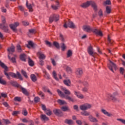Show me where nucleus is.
<instances>
[{
  "instance_id": "1",
  "label": "nucleus",
  "mask_w": 125,
  "mask_h": 125,
  "mask_svg": "<svg viewBox=\"0 0 125 125\" xmlns=\"http://www.w3.org/2000/svg\"><path fill=\"white\" fill-rule=\"evenodd\" d=\"M0 66L2 68V69H4V74L5 76H6L7 80H11V78H10V77L15 79H17L18 77V78H19L21 81H23L22 75H21L19 72L17 71V74L11 72L7 73V71H8V67L5 65V64H4V63L1 62V61H0Z\"/></svg>"
},
{
  "instance_id": "2",
  "label": "nucleus",
  "mask_w": 125,
  "mask_h": 125,
  "mask_svg": "<svg viewBox=\"0 0 125 125\" xmlns=\"http://www.w3.org/2000/svg\"><path fill=\"white\" fill-rule=\"evenodd\" d=\"M61 88L62 90L63 91L64 94H63V93L59 89H58L57 92L60 96H61V97H64V98L66 99V100H68V101H71V102H75V100H74V99L69 96L71 95V92L69 91V90L67 89L66 87H64L63 86H62Z\"/></svg>"
},
{
  "instance_id": "3",
  "label": "nucleus",
  "mask_w": 125,
  "mask_h": 125,
  "mask_svg": "<svg viewBox=\"0 0 125 125\" xmlns=\"http://www.w3.org/2000/svg\"><path fill=\"white\" fill-rule=\"evenodd\" d=\"M83 30L85 31V32H87V33H90L91 32H93L94 34L97 35L98 36H100V37L103 36V33L101 30L93 28L89 25H83Z\"/></svg>"
},
{
  "instance_id": "4",
  "label": "nucleus",
  "mask_w": 125,
  "mask_h": 125,
  "mask_svg": "<svg viewBox=\"0 0 125 125\" xmlns=\"http://www.w3.org/2000/svg\"><path fill=\"white\" fill-rule=\"evenodd\" d=\"M90 5L92 6V7H93L94 11H97V5H96V3L93 1H87V2L81 4L80 6L81 7H82V8H86Z\"/></svg>"
},
{
  "instance_id": "5",
  "label": "nucleus",
  "mask_w": 125,
  "mask_h": 125,
  "mask_svg": "<svg viewBox=\"0 0 125 125\" xmlns=\"http://www.w3.org/2000/svg\"><path fill=\"white\" fill-rule=\"evenodd\" d=\"M82 116H84L85 117L88 116V119L90 122L92 123H98V120L96 118L93 117L92 115H90V112L87 111H84L81 112Z\"/></svg>"
},
{
  "instance_id": "6",
  "label": "nucleus",
  "mask_w": 125,
  "mask_h": 125,
  "mask_svg": "<svg viewBox=\"0 0 125 125\" xmlns=\"http://www.w3.org/2000/svg\"><path fill=\"white\" fill-rule=\"evenodd\" d=\"M63 27L65 29H67L68 27H69V28H70L71 29H76V28L75 24L73 23L70 20H68V21L64 22Z\"/></svg>"
},
{
  "instance_id": "7",
  "label": "nucleus",
  "mask_w": 125,
  "mask_h": 125,
  "mask_svg": "<svg viewBox=\"0 0 125 125\" xmlns=\"http://www.w3.org/2000/svg\"><path fill=\"white\" fill-rule=\"evenodd\" d=\"M109 62L110 63L107 64L108 68L110 71H111V72L115 73L114 70H115V71H117V70H118V66H117L116 63H114L111 60H109ZM113 68L114 70L113 69Z\"/></svg>"
},
{
  "instance_id": "8",
  "label": "nucleus",
  "mask_w": 125,
  "mask_h": 125,
  "mask_svg": "<svg viewBox=\"0 0 125 125\" xmlns=\"http://www.w3.org/2000/svg\"><path fill=\"white\" fill-rule=\"evenodd\" d=\"M91 108H92V104L89 103H85L80 106V110H82L83 112L88 110V109H91Z\"/></svg>"
},
{
  "instance_id": "9",
  "label": "nucleus",
  "mask_w": 125,
  "mask_h": 125,
  "mask_svg": "<svg viewBox=\"0 0 125 125\" xmlns=\"http://www.w3.org/2000/svg\"><path fill=\"white\" fill-rule=\"evenodd\" d=\"M106 100L107 101V102H109L110 100H111L112 102H119V101H120L119 99L115 97V96L111 94H108L106 95Z\"/></svg>"
},
{
  "instance_id": "10",
  "label": "nucleus",
  "mask_w": 125,
  "mask_h": 125,
  "mask_svg": "<svg viewBox=\"0 0 125 125\" xmlns=\"http://www.w3.org/2000/svg\"><path fill=\"white\" fill-rule=\"evenodd\" d=\"M59 20V15L53 14L51 15L49 18V23H52L53 21L57 22Z\"/></svg>"
},
{
  "instance_id": "11",
  "label": "nucleus",
  "mask_w": 125,
  "mask_h": 125,
  "mask_svg": "<svg viewBox=\"0 0 125 125\" xmlns=\"http://www.w3.org/2000/svg\"><path fill=\"white\" fill-rule=\"evenodd\" d=\"M83 68H78L76 69L75 74L76 75L77 78H82V77H83Z\"/></svg>"
},
{
  "instance_id": "12",
  "label": "nucleus",
  "mask_w": 125,
  "mask_h": 125,
  "mask_svg": "<svg viewBox=\"0 0 125 125\" xmlns=\"http://www.w3.org/2000/svg\"><path fill=\"white\" fill-rule=\"evenodd\" d=\"M53 113L54 114V115L57 116L58 117H63L64 115L63 112H62V111L59 109H54L53 110Z\"/></svg>"
},
{
  "instance_id": "13",
  "label": "nucleus",
  "mask_w": 125,
  "mask_h": 125,
  "mask_svg": "<svg viewBox=\"0 0 125 125\" xmlns=\"http://www.w3.org/2000/svg\"><path fill=\"white\" fill-rule=\"evenodd\" d=\"M19 25V22H15L14 24H10V28L14 32V33H17V27Z\"/></svg>"
},
{
  "instance_id": "14",
  "label": "nucleus",
  "mask_w": 125,
  "mask_h": 125,
  "mask_svg": "<svg viewBox=\"0 0 125 125\" xmlns=\"http://www.w3.org/2000/svg\"><path fill=\"white\" fill-rule=\"evenodd\" d=\"M87 52L88 54L90 55V56H92L93 57H95V56L97 54L96 53H94L93 52V48L91 45L89 46L87 48Z\"/></svg>"
},
{
  "instance_id": "15",
  "label": "nucleus",
  "mask_w": 125,
  "mask_h": 125,
  "mask_svg": "<svg viewBox=\"0 0 125 125\" xmlns=\"http://www.w3.org/2000/svg\"><path fill=\"white\" fill-rule=\"evenodd\" d=\"M29 45H30V46L32 47V48H35L36 47H37V46H38V45H37V44L34 43V42L31 41H28V44H26L27 47L30 49L31 48V47H30Z\"/></svg>"
},
{
  "instance_id": "16",
  "label": "nucleus",
  "mask_w": 125,
  "mask_h": 125,
  "mask_svg": "<svg viewBox=\"0 0 125 125\" xmlns=\"http://www.w3.org/2000/svg\"><path fill=\"white\" fill-rule=\"evenodd\" d=\"M20 89H21V91L24 95H26V96H29L30 95V93L28 92L27 89H26L25 88H23L22 87V86H21L20 87Z\"/></svg>"
},
{
  "instance_id": "17",
  "label": "nucleus",
  "mask_w": 125,
  "mask_h": 125,
  "mask_svg": "<svg viewBox=\"0 0 125 125\" xmlns=\"http://www.w3.org/2000/svg\"><path fill=\"white\" fill-rule=\"evenodd\" d=\"M10 83L13 86H15V87H18L20 88V86H21V85L17 83V82L16 81H11L10 82Z\"/></svg>"
},
{
  "instance_id": "18",
  "label": "nucleus",
  "mask_w": 125,
  "mask_h": 125,
  "mask_svg": "<svg viewBox=\"0 0 125 125\" xmlns=\"http://www.w3.org/2000/svg\"><path fill=\"white\" fill-rule=\"evenodd\" d=\"M7 50L8 52L9 55V54H12V53L15 51V47H14V46H12L11 47L8 48Z\"/></svg>"
},
{
  "instance_id": "19",
  "label": "nucleus",
  "mask_w": 125,
  "mask_h": 125,
  "mask_svg": "<svg viewBox=\"0 0 125 125\" xmlns=\"http://www.w3.org/2000/svg\"><path fill=\"white\" fill-rule=\"evenodd\" d=\"M26 6L29 10V12H33V11H34V9H33V6H32V4H29L28 1H26Z\"/></svg>"
},
{
  "instance_id": "20",
  "label": "nucleus",
  "mask_w": 125,
  "mask_h": 125,
  "mask_svg": "<svg viewBox=\"0 0 125 125\" xmlns=\"http://www.w3.org/2000/svg\"><path fill=\"white\" fill-rule=\"evenodd\" d=\"M75 95H76L77 97L80 98V99H83L84 97L83 94L80 93V92H78L76 90L74 91Z\"/></svg>"
},
{
  "instance_id": "21",
  "label": "nucleus",
  "mask_w": 125,
  "mask_h": 125,
  "mask_svg": "<svg viewBox=\"0 0 125 125\" xmlns=\"http://www.w3.org/2000/svg\"><path fill=\"white\" fill-rule=\"evenodd\" d=\"M101 111L102 113H103V114H104V115L107 116V117H112L113 116V114L109 113L106 110L104 109H101Z\"/></svg>"
},
{
  "instance_id": "22",
  "label": "nucleus",
  "mask_w": 125,
  "mask_h": 125,
  "mask_svg": "<svg viewBox=\"0 0 125 125\" xmlns=\"http://www.w3.org/2000/svg\"><path fill=\"white\" fill-rule=\"evenodd\" d=\"M57 102L58 103V104L60 105V106H62L63 105H67V102H66V101L64 100L59 99L57 100Z\"/></svg>"
},
{
  "instance_id": "23",
  "label": "nucleus",
  "mask_w": 125,
  "mask_h": 125,
  "mask_svg": "<svg viewBox=\"0 0 125 125\" xmlns=\"http://www.w3.org/2000/svg\"><path fill=\"white\" fill-rule=\"evenodd\" d=\"M61 110L63 112H70V110L68 106H63L61 107Z\"/></svg>"
},
{
  "instance_id": "24",
  "label": "nucleus",
  "mask_w": 125,
  "mask_h": 125,
  "mask_svg": "<svg viewBox=\"0 0 125 125\" xmlns=\"http://www.w3.org/2000/svg\"><path fill=\"white\" fill-rule=\"evenodd\" d=\"M37 54L38 55H40L39 56V58L40 60H43L44 59H45V55H44V54L42 53V52H38L37 53Z\"/></svg>"
},
{
  "instance_id": "25",
  "label": "nucleus",
  "mask_w": 125,
  "mask_h": 125,
  "mask_svg": "<svg viewBox=\"0 0 125 125\" xmlns=\"http://www.w3.org/2000/svg\"><path fill=\"white\" fill-rule=\"evenodd\" d=\"M63 83L66 85V86H71V80L70 79L68 80H63Z\"/></svg>"
},
{
  "instance_id": "26",
  "label": "nucleus",
  "mask_w": 125,
  "mask_h": 125,
  "mask_svg": "<svg viewBox=\"0 0 125 125\" xmlns=\"http://www.w3.org/2000/svg\"><path fill=\"white\" fill-rule=\"evenodd\" d=\"M40 118L42 121H48L49 120L48 117H46V115L44 114H42Z\"/></svg>"
},
{
  "instance_id": "27",
  "label": "nucleus",
  "mask_w": 125,
  "mask_h": 125,
  "mask_svg": "<svg viewBox=\"0 0 125 125\" xmlns=\"http://www.w3.org/2000/svg\"><path fill=\"white\" fill-rule=\"evenodd\" d=\"M65 124H67V125H72L74 124V122L72 120L65 119L64 120Z\"/></svg>"
},
{
  "instance_id": "28",
  "label": "nucleus",
  "mask_w": 125,
  "mask_h": 125,
  "mask_svg": "<svg viewBox=\"0 0 125 125\" xmlns=\"http://www.w3.org/2000/svg\"><path fill=\"white\" fill-rule=\"evenodd\" d=\"M61 48H62V51H65V50L67 48V46L64 43V42L61 43Z\"/></svg>"
},
{
  "instance_id": "29",
  "label": "nucleus",
  "mask_w": 125,
  "mask_h": 125,
  "mask_svg": "<svg viewBox=\"0 0 125 125\" xmlns=\"http://www.w3.org/2000/svg\"><path fill=\"white\" fill-rule=\"evenodd\" d=\"M6 25H3V28H1V30H3L5 33H8V25H7V24H6Z\"/></svg>"
},
{
  "instance_id": "30",
  "label": "nucleus",
  "mask_w": 125,
  "mask_h": 125,
  "mask_svg": "<svg viewBox=\"0 0 125 125\" xmlns=\"http://www.w3.org/2000/svg\"><path fill=\"white\" fill-rule=\"evenodd\" d=\"M57 3V5H52L51 7L54 9V10H57L58 9V7H59V2L58 1H56Z\"/></svg>"
},
{
  "instance_id": "31",
  "label": "nucleus",
  "mask_w": 125,
  "mask_h": 125,
  "mask_svg": "<svg viewBox=\"0 0 125 125\" xmlns=\"http://www.w3.org/2000/svg\"><path fill=\"white\" fill-rule=\"evenodd\" d=\"M28 64L29 66H31V67H33L34 65H35V63L34 62V61L30 58V57H28Z\"/></svg>"
},
{
  "instance_id": "32",
  "label": "nucleus",
  "mask_w": 125,
  "mask_h": 125,
  "mask_svg": "<svg viewBox=\"0 0 125 125\" xmlns=\"http://www.w3.org/2000/svg\"><path fill=\"white\" fill-rule=\"evenodd\" d=\"M30 77L32 82H33L34 83L37 82V77L35 74H31Z\"/></svg>"
},
{
  "instance_id": "33",
  "label": "nucleus",
  "mask_w": 125,
  "mask_h": 125,
  "mask_svg": "<svg viewBox=\"0 0 125 125\" xmlns=\"http://www.w3.org/2000/svg\"><path fill=\"white\" fill-rule=\"evenodd\" d=\"M53 46L57 48V49H60V45L57 42H54L53 43Z\"/></svg>"
},
{
  "instance_id": "34",
  "label": "nucleus",
  "mask_w": 125,
  "mask_h": 125,
  "mask_svg": "<svg viewBox=\"0 0 125 125\" xmlns=\"http://www.w3.org/2000/svg\"><path fill=\"white\" fill-rule=\"evenodd\" d=\"M43 72L44 74H45L44 75V77L46 79H47V80H49L50 79V76H49V74H48V73H47V72L45 70H44Z\"/></svg>"
},
{
  "instance_id": "35",
  "label": "nucleus",
  "mask_w": 125,
  "mask_h": 125,
  "mask_svg": "<svg viewBox=\"0 0 125 125\" xmlns=\"http://www.w3.org/2000/svg\"><path fill=\"white\" fill-rule=\"evenodd\" d=\"M45 114L47 115V116H51V115H52V111H51L50 109H48L45 110Z\"/></svg>"
},
{
  "instance_id": "36",
  "label": "nucleus",
  "mask_w": 125,
  "mask_h": 125,
  "mask_svg": "<svg viewBox=\"0 0 125 125\" xmlns=\"http://www.w3.org/2000/svg\"><path fill=\"white\" fill-rule=\"evenodd\" d=\"M53 77L56 80V81H59L58 78H57V74L55 71H53L52 73Z\"/></svg>"
},
{
  "instance_id": "37",
  "label": "nucleus",
  "mask_w": 125,
  "mask_h": 125,
  "mask_svg": "<svg viewBox=\"0 0 125 125\" xmlns=\"http://www.w3.org/2000/svg\"><path fill=\"white\" fill-rule=\"evenodd\" d=\"M73 55V52L71 50H68L67 53V58H69V57H71Z\"/></svg>"
},
{
  "instance_id": "38",
  "label": "nucleus",
  "mask_w": 125,
  "mask_h": 125,
  "mask_svg": "<svg viewBox=\"0 0 125 125\" xmlns=\"http://www.w3.org/2000/svg\"><path fill=\"white\" fill-rule=\"evenodd\" d=\"M26 55L25 54H21L20 55V59L21 61H24V62H26V58H25Z\"/></svg>"
},
{
  "instance_id": "39",
  "label": "nucleus",
  "mask_w": 125,
  "mask_h": 125,
  "mask_svg": "<svg viewBox=\"0 0 125 125\" xmlns=\"http://www.w3.org/2000/svg\"><path fill=\"white\" fill-rule=\"evenodd\" d=\"M105 12H106L107 14H110V13H111V7L107 6L106 7Z\"/></svg>"
},
{
  "instance_id": "40",
  "label": "nucleus",
  "mask_w": 125,
  "mask_h": 125,
  "mask_svg": "<svg viewBox=\"0 0 125 125\" xmlns=\"http://www.w3.org/2000/svg\"><path fill=\"white\" fill-rule=\"evenodd\" d=\"M60 40L62 42H65V38L64 36L62 34H60Z\"/></svg>"
},
{
  "instance_id": "41",
  "label": "nucleus",
  "mask_w": 125,
  "mask_h": 125,
  "mask_svg": "<svg viewBox=\"0 0 125 125\" xmlns=\"http://www.w3.org/2000/svg\"><path fill=\"white\" fill-rule=\"evenodd\" d=\"M0 83L3 85H5V84H6V81L2 79V77H0Z\"/></svg>"
},
{
  "instance_id": "42",
  "label": "nucleus",
  "mask_w": 125,
  "mask_h": 125,
  "mask_svg": "<svg viewBox=\"0 0 125 125\" xmlns=\"http://www.w3.org/2000/svg\"><path fill=\"white\" fill-rule=\"evenodd\" d=\"M8 59L10 60V61L13 62V63H15L16 62V59L15 58L13 57L12 58H10V56L9 55H8Z\"/></svg>"
},
{
  "instance_id": "43",
  "label": "nucleus",
  "mask_w": 125,
  "mask_h": 125,
  "mask_svg": "<svg viewBox=\"0 0 125 125\" xmlns=\"http://www.w3.org/2000/svg\"><path fill=\"white\" fill-rule=\"evenodd\" d=\"M66 71L68 74H72V68L69 66L66 67Z\"/></svg>"
},
{
  "instance_id": "44",
  "label": "nucleus",
  "mask_w": 125,
  "mask_h": 125,
  "mask_svg": "<svg viewBox=\"0 0 125 125\" xmlns=\"http://www.w3.org/2000/svg\"><path fill=\"white\" fill-rule=\"evenodd\" d=\"M83 84L84 87H88L89 86V83L87 81H84L83 83Z\"/></svg>"
},
{
  "instance_id": "45",
  "label": "nucleus",
  "mask_w": 125,
  "mask_h": 125,
  "mask_svg": "<svg viewBox=\"0 0 125 125\" xmlns=\"http://www.w3.org/2000/svg\"><path fill=\"white\" fill-rule=\"evenodd\" d=\"M21 113L23 116H27L28 115V111H27L26 109L23 108Z\"/></svg>"
},
{
  "instance_id": "46",
  "label": "nucleus",
  "mask_w": 125,
  "mask_h": 125,
  "mask_svg": "<svg viewBox=\"0 0 125 125\" xmlns=\"http://www.w3.org/2000/svg\"><path fill=\"white\" fill-rule=\"evenodd\" d=\"M45 44H46V45H48V46H49V47H51V46H52V43H51V42H50L48 41H45Z\"/></svg>"
},
{
  "instance_id": "47",
  "label": "nucleus",
  "mask_w": 125,
  "mask_h": 125,
  "mask_svg": "<svg viewBox=\"0 0 125 125\" xmlns=\"http://www.w3.org/2000/svg\"><path fill=\"white\" fill-rule=\"evenodd\" d=\"M17 49L19 52L22 51V48H21V45H20V44H18L17 45Z\"/></svg>"
},
{
  "instance_id": "48",
  "label": "nucleus",
  "mask_w": 125,
  "mask_h": 125,
  "mask_svg": "<svg viewBox=\"0 0 125 125\" xmlns=\"http://www.w3.org/2000/svg\"><path fill=\"white\" fill-rule=\"evenodd\" d=\"M21 74L26 78V79H28V75H27V73L26 71H24L23 70H21Z\"/></svg>"
},
{
  "instance_id": "49",
  "label": "nucleus",
  "mask_w": 125,
  "mask_h": 125,
  "mask_svg": "<svg viewBox=\"0 0 125 125\" xmlns=\"http://www.w3.org/2000/svg\"><path fill=\"white\" fill-rule=\"evenodd\" d=\"M117 121L120 122L121 123L123 124V125H125V119H121V118H117Z\"/></svg>"
},
{
  "instance_id": "50",
  "label": "nucleus",
  "mask_w": 125,
  "mask_h": 125,
  "mask_svg": "<svg viewBox=\"0 0 125 125\" xmlns=\"http://www.w3.org/2000/svg\"><path fill=\"white\" fill-rule=\"evenodd\" d=\"M107 41L110 44H113V42H114V41L111 40V38H110V36L109 35L108 36V37H107Z\"/></svg>"
},
{
  "instance_id": "51",
  "label": "nucleus",
  "mask_w": 125,
  "mask_h": 125,
  "mask_svg": "<svg viewBox=\"0 0 125 125\" xmlns=\"http://www.w3.org/2000/svg\"><path fill=\"white\" fill-rule=\"evenodd\" d=\"M14 100L15 101H18V102H21V98H20L19 97H15L14 98Z\"/></svg>"
},
{
  "instance_id": "52",
  "label": "nucleus",
  "mask_w": 125,
  "mask_h": 125,
  "mask_svg": "<svg viewBox=\"0 0 125 125\" xmlns=\"http://www.w3.org/2000/svg\"><path fill=\"white\" fill-rule=\"evenodd\" d=\"M82 91L83 92H87L88 91V88L87 87H83L82 88Z\"/></svg>"
},
{
  "instance_id": "53",
  "label": "nucleus",
  "mask_w": 125,
  "mask_h": 125,
  "mask_svg": "<svg viewBox=\"0 0 125 125\" xmlns=\"http://www.w3.org/2000/svg\"><path fill=\"white\" fill-rule=\"evenodd\" d=\"M34 102L35 103H39L40 102V98L39 97L34 98Z\"/></svg>"
},
{
  "instance_id": "54",
  "label": "nucleus",
  "mask_w": 125,
  "mask_h": 125,
  "mask_svg": "<svg viewBox=\"0 0 125 125\" xmlns=\"http://www.w3.org/2000/svg\"><path fill=\"white\" fill-rule=\"evenodd\" d=\"M29 33L30 34H36V29H31L29 30Z\"/></svg>"
},
{
  "instance_id": "55",
  "label": "nucleus",
  "mask_w": 125,
  "mask_h": 125,
  "mask_svg": "<svg viewBox=\"0 0 125 125\" xmlns=\"http://www.w3.org/2000/svg\"><path fill=\"white\" fill-rule=\"evenodd\" d=\"M42 89L43 90V91H44V92H46L47 91V86H43V87H42Z\"/></svg>"
},
{
  "instance_id": "56",
  "label": "nucleus",
  "mask_w": 125,
  "mask_h": 125,
  "mask_svg": "<svg viewBox=\"0 0 125 125\" xmlns=\"http://www.w3.org/2000/svg\"><path fill=\"white\" fill-rule=\"evenodd\" d=\"M125 72V69L123 67H120V73L122 75H124V72Z\"/></svg>"
},
{
  "instance_id": "57",
  "label": "nucleus",
  "mask_w": 125,
  "mask_h": 125,
  "mask_svg": "<svg viewBox=\"0 0 125 125\" xmlns=\"http://www.w3.org/2000/svg\"><path fill=\"white\" fill-rule=\"evenodd\" d=\"M38 94L39 95H41V97L44 98V94H43V92H42V91H39L38 92Z\"/></svg>"
},
{
  "instance_id": "58",
  "label": "nucleus",
  "mask_w": 125,
  "mask_h": 125,
  "mask_svg": "<svg viewBox=\"0 0 125 125\" xmlns=\"http://www.w3.org/2000/svg\"><path fill=\"white\" fill-rule=\"evenodd\" d=\"M3 120L5 125H9V124H10V121H9V120L7 119H3Z\"/></svg>"
},
{
  "instance_id": "59",
  "label": "nucleus",
  "mask_w": 125,
  "mask_h": 125,
  "mask_svg": "<svg viewBox=\"0 0 125 125\" xmlns=\"http://www.w3.org/2000/svg\"><path fill=\"white\" fill-rule=\"evenodd\" d=\"M39 64L41 65V66H43V65H44V62H43L42 60H40Z\"/></svg>"
},
{
  "instance_id": "60",
  "label": "nucleus",
  "mask_w": 125,
  "mask_h": 125,
  "mask_svg": "<svg viewBox=\"0 0 125 125\" xmlns=\"http://www.w3.org/2000/svg\"><path fill=\"white\" fill-rule=\"evenodd\" d=\"M22 23L24 26H28L29 25V22L26 21H22Z\"/></svg>"
},
{
  "instance_id": "61",
  "label": "nucleus",
  "mask_w": 125,
  "mask_h": 125,
  "mask_svg": "<svg viewBox=\"0 0 125 125\" xmlns=\"http://www.w3.org/2000/svg\"><path fill=\"white\" fill-rule=\"evenodd\" d=\"M100 17L103 16V13L102 12V10H100L99 12L98 13Z\"/></svg>"
},
{
  "instance_id": "62",
  "label": "nucleus",
  "mask_w": 125,
  "mask_h": 125,
  "mask_svg": "<svg viewBox=\"0 0 125 125\" xmlns=\"http://www.w3.org/2000/svg\"><path fill=\"white\" fill-rule=\"evenodd\" d=\"M105 4H108V5L111 4V1L110 0H106L105 2Z\"/></svg>"
},
{
  "instance_id": "63",
  "label": "nucleus",
  "mask_w": 125,
  "mask_h": 125,
  "mask_svg": "<svg viewBox=\"0 0 125 125\" xmlns=\"http://www.w3.org/2000/svg\"><path fill=\"white\" fill-rule=\"evenodd\" d=\"M76 124H77V125H83V123L82 122V121L81 120L76 121Z\"/></svg>"
},
{
  "instance_id": "64",
  "label": "nucleus",
  "mask_w": 125,
  "mask_h": 125,
  "mask_svg": "<svg viewBox=\"0 0 125 125\" xmlns=\"http://www.w3.org/2000/svg\"><path fill=\"white\" fill-rule=\"evenodd\" d=\"M19 114V111H13L12 113L13 116H16Z\"/></svg>"
}]
</instances>
